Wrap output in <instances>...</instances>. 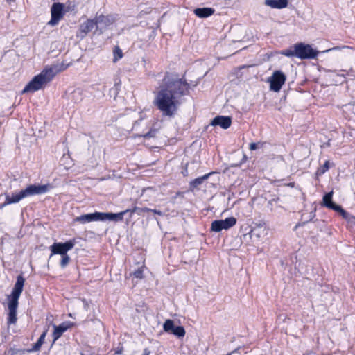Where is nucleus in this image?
I'll list each match as a JSON object with an SVG mask.
<instances>
[{"label":"nucleus","instance_id":"nucleus-1","mask_svg":"<svg viewBox=\"0 0 355 355\" xmlns=\"http://www.w3.org/2000/svg\"><path fill=\"white\" fill-rule=\"evenodd\" d=\"M189 85L182 78L166 75L162 85L155 94V105L163 116L173 117L181 104V98L188 92Z\"/></svg>","mask_w":355,"mask_h":355},{"label":"nucleus","instance_id":"nucleus-2","mask_svg":"<svg viewBox=\"0 0 355 355\" xmlns=\"http://www.w3.org/2000/svg\"><path fill=\"white\" fill-rule=\"evenodd\" d=\"M69 66V64L61 62L45 67L38 75L34 76L25 86L21 91V94L28 92L33 93L42 89L50 83L58 73L67 69Z\"/></svg>","mask_w":355,"mask_h":355},{"label":"nucleus","instance_id":"nucleus-3","mask_svg":"<svg viewBox=\"0 0 355 355\" xmlns=\"http://www.w3.org/2000/svg\"><path fill=\"white\" fill-rule=\"evenodd\" d=\"M51 187L49 184H30L25 189L18 193H12L11 195L6 194L5 202L0 205V209L10 204L17 203L23 198L28 196L46 193Z\"/></svg>","mask_w":355,"mask_h":355},{"label":"nucleus","instance_id":"nucleus-4","mask_svg":"<svg viewBox=\"0 0 355 355\" xmlns=\"http://www.w3.org/2000/svg\"><path fill=\"white\" fill-rule=\"evenodd\" d=\"M295 53L297 58L305 60L315 58L320 52L313 49L310 44L297 43L295 44Z\"/></svg>","mask_w":355,"mask_h":355},{"label":"nucleus","instance_id":"nucleus-5","mask_svg":"<svg viewBox=\"0 0 355 355\" xmlns=\"http://www.w3.org/2000/svg\"><path fill=\"white\" fill-rule=\"evenodd\" d=\"M286 77L281 71H275L272 75L268 78V82L270 83V89L272 91L278 92L285 83Z\"/></svg>","mask_w":355,"mask_h":355},{"label":"nucleus","instance_id":"nucleus-6","mask_svg":"<svg viewBox=\"0 0 355 355\" xmlns=\"http://www.w3.org/2000/svg\"><path fill=\"white\" fill-rule=\"evenodd\" d=\"M75 239L67 241L65 243H54L51 247L52 254L65 255L67 252L71 250L75 245Z\"/></svg>","mask_w":355,"mask_h":355},{"label":"nucleus","instance_id":"nucleus-7","mask_svg":"<svg viewBox=\"0 0 355 355\" xmlns=\"http://www.w3.org/2000/svg\"><path fill=\"white\" fill-rule=\"evenodd\" d=\"M236 223V219L232 216L225 220H216L211 223V230L215 232H219L223 230H228Z\"/></svg>","mask_w":355,"mask_h":355},{"label":"nucleus","instance_id":"nucleus-8","mask_svg":"<svg viewBox=\"0 0 355 355\" xmlns=\"http://www.w3.org/2000/svg\"><path fill=\"white\" fill-rule=\"evenodd\" d=\"M51 18L48 24L55 26L64 15V5L61 3H54L51 8Z\"/></svg>","mask_w":355,"mask_h":355},{"label":"nucleus","instance_id":"nucleus-9","mask_svg":"<svg viewBox=\"0 0 355 355\" xmlns=\"http://www.w3.org/2000/svg\"><path fill=\"white\" fill-rule=\"evenodd\" d=\"M163 329L164 331L173 334L178 338H182L185 335L184 328L182 326H175L173 320L170 319L164 322Z\"/></svg>","mask_w":355,"mask_h":355},{"label":"nucleus","instance_id":"nucleus-10","mask_svg":"<svg viewBox=\"0 0 355 355\" xmlns=\"http://www.w3.org/2000/svg\"><path fill=\"white\" fill-rule=\"evenodd\" d=\"M25 282V279L21 276L19 275L17 277V281L15 284L14 288L12 291V294L10 296V300L17 301L22 293L24 285Z\"/></svg>","mask_w":355,"mask_h":355},{"label":"nucleus","instance_id":"nucleus-11","mask_svg":"<svg viewBox=\"0 0 355 355\" xmlns=\"http://www.w3.org/2000/svg\"><path fill=\"white\" fill-rule=\"evenodd\" d=\"M18 306V302L10 300L8 302V324H15L17 318V309Z\"/></svg>","mask_w":355,"mask_h":355},{"label":"nucleus","instance_id":"nucleus-12","mask_svg":"<svg viewBox=\"0 0 355 355\" xmlns=\"http://www.w3.org/2000/svg\"><path fill=\"white\" fill-rule=\"evenodd\" d=\"M128 210H125L119 213H105L100 212V221L112 220V221H121L123 219V216L128 213Z\"/></svg>","mask_w":355,"mask_h":355},{"label":"nucleus","instance_id":"nucleus-13","mask_svg":"<svg viewBox=\"0 0 355 355\" xmlns=\"http://www.w3.org/2000/svg\"><path fill=\"white\" fill-rule=\"evenodd\" d=\"M100 212L96 211L78 216L74 219V221L85 224L93 221H100Z\"/></svg>","mask_w":355,"mask_h":355},{"label":"nucleus","instance_id":"nucleus-14","mask_svg":"<svg viewBox=\"0 0 355 355\" xmlns=\"http://www.w3.org/2000/svg\"><path fill=\"white\" fill-rule=\"evenodd\" d=\"M232 123V120L230 116H218L213 119L211 125L214 126H220L223 129H227Z\"/></svg>","mask_w":355,"mask_h":355},{"label":"nucleus","instance_id":"nucleus-15","mask_svg":"<svg viewBox=\"0 0 355 355\" xmlns=\"http://www.w3.org/2000/svg\"><path fill=\"white\" fill-rule=\"evenodd\" d=\"M72 326V323L70 322H62L60 325H54V331L53 333V341L57 340L62 334L66 331Z\"/></svg>","mask_w":355,"mask_h":355},{"label":"nucleus","instance_id":"nucleus-16","mask_svg":"<svg viewBox=\"0 0 355 355\" xmlns=\"http://www.w3.org/2000/svg\"><path fill=\"white\" fill-rule=\"evenodd\" d=\"M215 12L212 8H198L193 10L194 14L200 18H207L211 16Z\"/></svg>","mask_w":355,"mask_h":355},{"label":"nucleus","instance_id":"nucleus-17","mask_svg":"<svg viewBox=\"0 0 355 355\" xmlns=\"http://www.w3.org/2000/svg\"><path fill=\"white\" fill-rule=\"evenodd\" d=\"M265 4L272 8L282 9L288 6V0H266Z\"/></svg>","mask_w":355,"mask_h":355},{"label":"nucleus","instance_id":"nucleus-18","mask_svg":"<svg viewBox=\"0 0 355 355\" xmlns=\"http://www.w3.org/2000/svg\"><path fill=\"white\" fill-rule=\"evenodd\" d=\"M97 26L95 18L93 19H87L85 22L83 23L80 26V31L84 33H88L95 27Z\"/></svg>","mask_w":355,"mask_h":355},{"label":"nucleus","instance_id":"nucleus-19","mask_svg":"<svg viewBox=\"0 0 355 355\" xmlns=\"http://www.w3.org/2000/svg\"><path fill=\"white\" fill-rule=\"evenodd\" d=\"M334 192L331 191L327 193H326L323 196V205L329 209H331L332 210H335V207H338V205L335 204L332 201V197H333Z\"/></svg>","mask_w":355,"mask_h":355},{"label":"nucleus","instance_id":"nucleus-20","mask_svg":"<svg viewBox=\"0 0 355 355\" xmlns=\"http://www.w3.org/2000/svg\"><path fill=\"white\" fill-rule=\"evenodd\" d=\"M211 174V173L205 174L201 177H198L191 181L189 182L190 189L193 190L195 188H198L199 185L202 184L205 180H207L209 178Z\"/></svg>","mask_w":355,"mask_h":355},{"label":"nucleus","instance_id":"nucleus-21","mask_svg":"<svg viewBox=\"0 0 355 355\" xmlns=\"http://www.w3.org/2000/svg\"><path fill=\"white\" fill-rule=\"evenodd\" d=\"M95 20L96 21L97 25L99 24H103L105 26H108L112 23V19L110 18V17L105 16L103 15L96 16Z\"/></svg>","mask_w":355,"mask_h":355},{"label":"nucleus","instance_id":"nucleus-22","mask_svg":"<svg viewBox=\"0 0 355 355\" xmlns=\"http://www.w3.org/2000/svg\"><path fill=\"white\" fill-rule=\"evenodd\" d=\"M46 333H47V330L44 331L40 336L39 339L37 340V341L35 343V345H33V348L31 349V351L32 352H37L38 351L42 345L43 344L44 341V339H45V337H46Z\"/></svg>","mask_w":355,"mask_h":355},{"label":"nucleus","instance_id":"nucleus-23","mask_svg":"<svg viewBox=\"0 0 355 355\" xmlns=\"http://www.w3.org/2000/svg\"><path fill=\"white\" fill-rule=\"evenodd\" d=\"M280 53L286 57L297 58V54L295 53V44L291 49L282 50Z\"/></svg>","mask_w":355,"mask_h":355},{"label":"nucleus","instance_id":"nucleus-24","mask_svg":"<svg viewBox=\"0 0 355 355\" xmlns=\"http://www.w3.org/2000/svg\"><path fill=\"white\" fill-rule=\"evenodd\" d=\"M329 168V161L327 160L324 164L319 167L316 171L317 175H322Z\"/></svg>","mask_w":355,"mask_h":355},{"label":"nucleus","instance_id":"nucleus-25","mask_svg":"<svg viewBox=\"0 0 355 355\" xmlns=\"http://www.w3.org/2000/svg\"><path fill=\"white\" fill-rule=\"evenodd\" d=\"M114 59L113 62H116L123 57V53L119 46H116L114 49Z\"/></svg>","mask_w":355,"mask_h":355},{"label":"nucleus","instance_id":"nucleus-26","mask_svg":"<svg viewBox=\"0 0 355 355\" xmlns=\"http://www.w3.org/2000/svg\"><path fill=\"white\" fill-rule=\"evenodd\" d=\"M335 210L337 212H339L340 215L344 218L345 219H349V214L345 210H344L341 206L338 205L337 207H335Z\"/></svg>","mask_w":355,"mask_h":355},{"label":"nucleus","instance_id":"nucleus-27","mask_svg":"<svg viewBox=\"0 0 355 355\" xmlns=\"http://www.w3.org/2000/svg\"><path fill=\"white\" fill-rule=\"evenodd\" d=\"M70 257L68 254L62 255V259L60 263V266L61 268H65L68 263H69Z\"/></svg>","mask_w":355,"mask_h":355},{"label":"nucleus","instance_id":"nucleus-28","mask_svg":"<svg viewBox=\"0 0 355 355\" xmlns=\"http://www.w3.org/2000/svg\"><path fill=\"white\" fill-rule=\"evenodd\" d=\"M133 275L137 279H143V267L139 268L133 272Z\"/></svg>","mask_w":355,"mask_h":355},{"label":"nucleus","instance_id":"nucleus-29","mask_svg":"<svg viewBox=\"0 0 355 355\" xmlns=\"http://www.w3.org/2000/svg\"><path fill=\"white\" fill-rule=\"evenodd\" d=\"M157 133L156 130H150L147 133L143 135L144 138L154 137Z\"/></svg>","mask_w":355,"mask_h":355},{"label":"nucleus","instance_id":"nucleus-30","mask_svg":"<svg viewBox=\"0 0 355 355\" xmlns=\"http://www.w3.org/2000/svg\"><path fill=\"white\" fill-rule=\"evenodd\" d=\"M18 352L17 349L10 348L5 351L3 355H17Z\"/></svg>","mask_w":355,"mask_h":355},{"label":"nucleus","instance_id":"nucleus-31","mask_svg":"<svg viewBox=\"0 0 355 355\" xmlns=\"http://www.w3.org/2000/svg\"><path fill=\"white\" fill-rule=\"evenodd\" d=\"M150 208L148 207H139L137 215L144 216L145 212H149Z\"/></svg>","mask_w":355,"mask_h":355},{"label":"nucleus","instance_id":"nucleus-32","mask_svg":"<svg viewBox=\"0 0 355 355\" xmlns=\"http://www.w3.org/2000/svg\"><path fill=\"white\" fill-rule=\"evenodd\" d=\"M345 48H349V47L348 46H343V47L335 46V47L329 49L327 50L323 51H322V53H327V52H329V51H331L339 50L340 49H345Z\"/></svg>","mask_w":355,"mask_h":355},{"label":"nucleus","instance_id":"nucleus-33","mask_svg":"<svg viewBox=\"0 0 355 355\" xmlns=\"http://www.w3.org/2000/svg\"><path fill=\"white\" fill-rule=\"evenodd\" d=\"M149 212H152V213H153L155 214H157L159 216H163L164 215L162 211H161L160 210H158V209H150Z\"/></svg>","mask_w":355,"mask_h":355},{"label":"nucleus","instance_id":"nucleus-34","mask_svg":"<svg viewBox=\"0 0 355 355\" xmlns=\"http://www.w3.org/2000/svg\"><path fill=\"white\" fill-rule=\"evenodd\" d=\"M128 212H130L131 214L136 213L137 214L139 207L137 206H135L132 207V209H128Z\"/></svg>","mask_w":355,"mask_h":355},{"label":"nucleus","instance_id":"nucleus-35","mask_svg":"<svg viewBox=\"0 0 355 355\" xmlns=\"http://www.w3.org/2000/svg\"><path fill=\"white\" fill-rule=\"evenodd\" d=\"M257 148V144L256 143H251L250 144V150H254Z\"/></svg>","mask_w":355,"mask_h":355},{"label":"nucleus","instance_id":"nucleus-36","mask_svg":"<svg viewBox=\"0 0 355 355\" xmlns=\"http://www.w3.org/2000/svg\"><path fill=\"white\" fill-rule=\"evenodd\" d=\"M123 350V348L122 347H117V348L116 349V350H115V354H119V355H120V354H122Z\"/></svg>","mask_w":355,"mask_h":355},{"label":"nucleus","instance_id":"nucleus-37","mask_svg":"<svg viewBox=\"0 0 355 355\" xmlns=\"http://www.w3.org/2000/svg\"><path fill=\"white\" fill-rule=\"evenodd\" d=\"M150 354V351L148 348H145L144 349L142 355H149Z\"/></svg>","mask_w":355,"mask_h":355},{"label":"nucleus","instance_id":"nucleus-38","mask_svg":"<svg viewBox=\"0 0 355 355\" xmlns=\"http://www.w3.org/2000/svg\"><path fill=\"white\" fill-rule=\"evenodd\" d=\"M81 94L80 92V91H74L73 93V96L75 97L76 96H80Z\"/></svg>","mask_w":355,"mask_h":355},{"label":"nucleus","instance_id":"nucleus-39","mask_svg":"<svg viewBox=\"0 0 355 355\" xmlns=\"http://www.w3.org/2000/svg\"><path fill=\"white\" fill-rule=\"evenodd\" d=\"M6 1H7L8 2H9V3H10V2H14V1H15L16 0H6Z\"/></svg>","mask_w":355,"mask_h":355}]
</instances>
